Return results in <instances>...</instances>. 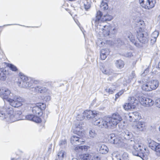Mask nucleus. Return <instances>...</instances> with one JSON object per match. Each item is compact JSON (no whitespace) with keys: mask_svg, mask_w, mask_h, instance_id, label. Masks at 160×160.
Masks as SVG:
<instances>
[{"mask_svg":"<svg viewBox=\"0 0 160 160\" xmlns=\"http://www.w3.org/2000/svg\"><path fill=\"white\" fill-rule=\"evenodd\" d=\"M122 120V118L119 114L118 112H115L112 114L111 117H107L104 119H101L96 120L94 124L98 125L100 128H105L113 129Z\"/></svg>","mask_w":160,"mask_h":160,"instance_id":"obj_1","label":"nucleus"},{"mask_svg":"<svg viewBox=\"0 0 160 160\" xmlns=\"http://www.w3.org/2000/svg\"><path fill=\"white\" fill-rule=\"evenodd\" d=\"M0 97L3 99H7L11 106L18 108L22 105L23 100L21 97L11 93L7 88H0Z\"/></svg>","mask_w":160,"mask_h":160,"instance_id":"obj_2","label":"nucleus"},{"mask_svg":"<svg viewBox=\"0 0 160 160\" xmlns=\"http://www.w3.org/2000/svg\"><path fill=\"white\" fill-rule=\"evenodd\" d=\"M10 105L5 106L3 108H0V118L1 120L6 119L10 122H13L16 121L17 115L19 116L22 114L20 111H18L13 115L14 111Z\"/></svg>","mask_w":160,"mask_h":160,"instance_id":"obj_3","label":"nucleus"},{"mask_svg":"<svg viewBox=\"0 0 160 160\" xmlns=\"http://www.w3.org/2000/svg\"><path fill=\"white\" fill-rule=\"evenodd\" d=\"M21 76L20 79L19 80V86L22 88H26L31 87L34 88L36 92L40 93H43L45 92L47 90L46 88L44 87L40 86H38L34 88L32 87V81L30 78L21 75V73H20Z\"/></svg>","mask_w":160,"mask_h":160,"instance_id":"obj_4","label":"nucleus"},{"mask_svg":"<svg viewBox=\"0 0 160 160\" xmlns=\"http://www.w3.org/2000/svg\"><path fill=\"white\" fill-rule=\"evenodd\" d=\"M144 21L141 20H140L136 24V27L139 29L137 31V38L139 42L142 43H145L148 41V33L146 32L142 31V29L144 27Z\"/></svg>","mask_w":160,"mask_h":160,"instance_id":"obj_5","label":"nucleus"},{"mask_svg":"<svg viewBox=\"0 0 160 160\" xmlns=\"http://www.w3.org/2000/svg\"><path fill=\"white\" fill-rule=\"evenodd\" d=\"M112 19V17L108 14H106L102 16V14L100 11L97 12L95 18L92 19V25L94 24L96 27L102 22L110 21Z\"/></svg>","mask_w":160,"mask_h":160,"instance_id":"obj_6","label":"nucleus"},{"mask_svg":"<svg viewBox=\"0 0 160 160\" xmlns=\"http://www.w3.org/2000/svg\"><path fill=\"white\" fill-rule=\"evenodd\" d=\"M131 144L128 143V146L130 148L132 149V153L134 156L140 157L143 160H147V157L142 152V148L141 146L138 144H136L134 141L130 140Z\"/></svg>","mask_w":160,"mask_h":160,"instance_id":"obj_7","label":"nucleus"},{"mask_svg":"<svg viewBox=\"0 0 160 160\" xmlns=\"http://www.w3.org/2000/svg\"><path fill=\"white\" fill-rule=\"evenodd\" d=\"M159 81L157 79H152L149 81L142 86V90L149 92L156 90L159 86Z\"/></svg>","mask_w":160,"mask_h":160,"instance_id":"obj_8","label":"nucleus"},{"mask_svg":"<svg viewBox=\"0 0 160 160\" xmlns=\"http://www.w3.org/2000/svg\"><path fill=\"white\" fill-rule=\"evenodd\" d=\"M46 108V105L44 103H38L35 106L32 108V110L33 113L35 115L40 116L43 114L42 110Z\"/></svg>","mask_w":160,"mask_h":160,"instance_id":"obj_9","label":"nucleus"},{"mask_svg":"<svg viewBox=\"0 0 160 160\" xmlns=\"http://www.w3.org/2000/svg\"><path fill=\"white\" fill-rule=\"evenodd\" d=\"M84 114L85 117V119L88 120L92 119L93 124L95 125H96L94 124L96 121L101 119L99 118L98 119H96V117L97 116V113L95 111H92L90 110H86L84 112Z\"/></svg>","mask_w":160,"mask_h":160,"instance_id":"obj_10","label":"nucleus"},{"mask_svg":"<svg viewBox=\"0 0 160 160\" xmlns=\"http://www.w3.org/2000/svg\"><path fill=\"white\" fill-rule=\"evenodd\" d=\"M121 138L122 140H128V143L131 144L130 140L134 141L132 133L128 130L122 132L121 134Z\"/></svg>","mask_w":160,"mask_h":160,"instance_id":"obj_11","label":"nucleus"},{"mask_svg":"<svg viewBox=\"0 0 160 160\" xmlns=\"http://www.w3.org/2000/svg\"><path fill=\"white\" fill-rule=\"evenodd\" d=\"M103 27L102 30L105 31L103 32L105 33L106 32V34L107 36L115 34L117 32V30L114 26L104 25Z\"/></svg>","mask_w":160,"mask_h":160,"instance_id":"obj_12","label":"nucleus"},{"mask_svg":"<svg viewBox=\"0 0 160 160\" xmlns=\"http://www.w3.org/2000/svg\"><path fill=\"white\" fill-rule=\"evenodd\" d=\"M82 122L79 121L75 122L74 123L75 129L73 131L74 133L78 136H84V132H82V131H78L77 129H80L82 128L83 126L82 124Z\"/></svg>","mask_w":160,"mask_h":160,"instance_id":"obj_13","label":"nucleus"},{"mask_svg":"<svg viewBox=\"0 0 160 160\" xmlns=\"http://www.w3.org/2000/svg\"><path fill=\"white\" fill-rule=\"evenodd\" d=\"M149 146L151 149L156 152L157 156H160V144L153 141L149 143Z\"/></svg>","mask_w":160,"mask_h":160,"instance_id":"obj_14","label":"nucleus"},{"mask_svg":"<svg viewBox=\"0 0 160 160\" xmlns=\"http://www.w3.org/2000/svg\"><path fill=\"white\" fill-rule=\"evenodd\" d=\"M145 123L143 122L136 121L133 125L134 129L137 132H142L145 129Z\"/></svg>","mask_w":160,"mask_h":160,"instance_id":"obj_15","label":"nucleus"},{"mask_svg":"<svg viewBox=\"0 0 160 160\" xmlns=\"http://www.w3.org/2000/svg\"><path fill=\"white\" fill-rule=\"evenodd\" d=\"M112 160H128V156L126 153L123 154L121 156L118 152H113L112 153Z\"/></svg>","mask_w":160,"mask_h":160,"instance_id":"obj_16","label":"nucleus"},{"mask_svg":"<svg viewBox=\"0 0 160 160\" xmlns=\"http://www.w3.org/2000/svg\"><path fill=\"white\" fill-rule=\"evenodd\" d=\"M140 100L141 104L145 107H151L154 103V101L150 98L143 97L141 98Z\"/></svg>","mask_w":160,"mask_h":160,"instance_id":"obj_17","label":"nucleus"},{"mask_svg":"<svg viewBox=\"0 0 160 160\" xmlns=\"http://www.w3.org/2000/svg\"><path fill=\"white\" fill-rule=\"evenodd\" d=\"M77 135L72 136L71 138V142L72 144L75 146L78 144H79L81 143V141L80 140L81 138L83 136H78Z\"/></svg>","mask_w":160,"mask_h":160,"instance_id":"obj_18","label":"nucleus"},{"mask_svg":"<svg viewBox=\"0 0 160 160\" xmlns=\"http://www.w3.org/2000/svg\"><path fill=\"white\" fill-rule=\"evenodd\" d=\"M98 147V149L100 153L105 154L108 152V149L106 145L104 144H100Z\"/></svg>","mask_w":160,"mask_h":160,"instance_id":"obj_19","label":"nucleus"},{"mask_svg":"<svg viewBox=\"0 0 160 160\" xmlns=\"http://www.w3.org/2000/svg\"><path fill=\"white\" fill-rule=\"evenodd\" d=\"M100 53L101 59L104 60L106 58L107 55L109 54V50L108 49H102L101 50Z\"/></svg>","mask_w":160,"mask_h":160,"instance_id":"obj_20","label":"nucleus"},{"mask_svg":"<svg viewBox=\"0 0 160 160\" xmlns=\"http://www.w3.org/2000/svg\"><path fill=\"white\" fill-rule=\"evenodd\" d=\"M8 71L3 68H0V80L4 81L6 79V75L8 74Z\"/></svg>","mask_w":160,"mask_h":160,"instance_id":"obj_21","label":"nucleus"},{"mask_svg":"<svg viewBox=\"0 0 160 160\" xmlns=\"http://www.w3.org/2000/svg\"><path fill=\"white\" fill-rule=\"evenodd\" d=\"M129 118H132L133 120H130V122H135L139 118V114L137 112H133L131 114L128 115Z\"/></svg>","mask_w":160,"mask_h":160,"instance_id":"obj_22","label":"nucleus"},{"mask_svg":"<svg viewBox=\"0 0 160 160\" xmlns=\"http://www.w3.org/2000/svg\"><path fill=\"white\" fill-rule=\"evenodd\" d=\"M127 37L131 42L133 43L136 46L138 47H141L140 45L138 43H137L136 41L135 38L131 33H129L127 35Z\"/></svg>","mask_w":160,"mask_h":160,"instance_id":"obj_23","label":"nucleus"},{"mask_svg":"<svg viewBox=\"0 0 160 160\" xmlns=\"http://www.w3.org/2000/svg\"><path fill=\"white\" fill-rule=\"evenodd\" d=\"M130 99V100L128 103L131 107L132 108L134 109L137 104L138 100L134 97H131Z\"/></svg>","mask_w":160,"mask_h":160,"instance_id":"obj_24","label":"nucleus"},{"mask_svg":"<svg viewBox=\"0 0 160 160\" xmlns=\"http://www.w3.org/2000/svg\"><path fill=\"white\" fill-rule=\"evenodd\" d=\"M84 8L86 11H88L91 7V2L90 0H84L83 2Z\"/></svg>","mask_w":160,"mask_h":160,"instance_id":"obj_25","label":"nucleus"},{"mask_svg":"<svg viewBox=\"0 0 160 160\" xmlns=\"http://www.w3.org/2000/svg\"><path fill=\"white\" fill-rule=\"evenodd\" d=\"M115 64L117 68L119 69H121L124 67V63L123 61L121 60H116L115 62Z\"/></svg>","mask_w":160,"mask_h":160,"instance_id":"obj_26","label":"nucleus"},{"mask_svg":"<svg viewBox=\"0 0 160 160\" xmlns=\"http://www.w3.org/2000/svg\"><path fill=\"white\" fill-rule=\"evenodd\" d=\"M148 4V9L153 8L156 3L155 0H147Z\"/></svg>","mask_w":160,"mask_h":160,"instance_id":"obj_27","label":"nucleus"},{"mask_svg":"<svg viewBox=\"0 0 160 160\" xmlns=\"http://www.w3.org/2000/svg\"><path fill=\"white\" fill-rule=\"evenodd\" d=\"M141 6L142 7L148 9V4L147 0H139Z\"/></svg>","mask_w":160,"mask_h":160,"instance_id":"obj_28","label":"nucleus"},{"mask_svg":"<svg viewBox=\"0 0 160 160\" xmlns=\"http://www.w3.org/2000/svg\"><path fill=\"white\" fill-rule=\"evenodd\" d=\"M102 72H103V73L108 75H112V74H113V76H116L118 75V73H112V70L111 69H108V70H106V69H104L103 70H102Z\"/></svg>","mask_w":160,"mask_h":160,"instance_id":"obj_29","label":"nucleus"},{"mask_svg":"<svg viewBox=\"0 0 160 160\" xmlns=\"http://www.w3.org/2000/svg\"><path fill=\"white\" fill-rule=\"evenodd\" d=\"M112 143L117 144L118 145V146H120L122 145V142L120 139V137L118 138L116 136V138L114 140Z\"/></svg>","mask_w":160,"mask_h":160,"instance_id":"obj_30","label":"nucleus"},{"mask_svg":"<svg viewBox=\"0 0 160 160\" xmlns=\"http://www.w3.org/2000/svg\"><path fill=\"white\" fill-rule=\"evenodd\" d=\"M116 138V136L115 134L114 133H112L110 134L108 137V139L109 142L112 143L113 142L114 140Z\"/></svg>","mask_w":160,"mask_h":160,"instance_id":"obj_31","label":"nucleus"},{"mask_svg":"<svg viewBox=\"0 0 160 160\" xmlns=\"http://www.w3.org/2000/svg\"><path fill=\"white\" fill-rule=\"evenodd\" d=\"M64 152L63 151H61L58 152V158L60 160H62L64 157Z\"/></svg>","mask_w":160,"mask_h":160,"instance_id":"obj_32","label":"nucleus"},{"mask_svg":"<svg viewBox=\"0 0 160 160\" xmlns=\"http://www.w3.org/2000/svg\"><path fill=\"white\" fill-rule=\"evenodd\" d=\"M76 120L78 121H81L82 120L84 119H85V117L84 116V112L82 114L80 115H78L76 117Z\"/></svg>","mask_w":160,"mask_h":160,"instance_id":"obj_33","label":"nucleus"},{"mask_svg":"<svg viewBox=\"0 0 160 160\" xmlns=\"http://www.w3.org/2000/svg\"><path fill=\"white\" fill-rule=\"evenodd\" d=\"M96 135L95 131L93 130H90L89 132L88 135L90 138H95Z\"/></svg>","mask_w":160,"mask_h":160,"instance_id":"obj_34","label":"nucleus"},{"mask_svg":"<svg viewBox=\"0 0 160 160\" xmlns=\"http://www.w3.org/2000/svg\"><path fill=\"white\" fill-rule=\"evenodd\" d=\"M67 144L66 140L65 139L63 140L62 139L60 140L59 142V145L62 148L64 147Z\"/></svg>","mask_w":160,"mask_h":160,"instance_id":"obj_35","label":"nucleus"},{"mask_svg":"<svg viewBox=\"0 0 160 160\" xmlns=\"http://www.w3.org/2000/svg\"><path fill=\"white\" fill-rule=\"evenodd\" d=\"M32 121L36 123H40L41 122V118L38 116L34 115Z\"/></svg>","mask_w":160,"mask_h":160,"instance_id":"obj_36","label":"nucleus"},{"mask_svg":"<svg viewBox=\"0 0 160 160\" xmlns=\"http://www.w3.org/2000/svg\"><path fill=\"white\" fill-rule=\"evenodd\" d=\"M81 160H90V156L88 154H83L81 156Z\"/></svg>","mask_w":160,"mask_h":160,"instance_id":"obj_37","label":"nucleus"},{"mask_svg":"<svg viewBox=\"0 0 160 160\" xmlns=\"http://www.w3.org/2000/svg\"><path fill=\"white\" fill-rule=\"evenodd\" d=\"M8 67L11 70L13 71H16L18 70L17 67L13 65L10 64L9 65Z\"/></svg>","mask_w":160,"mask_h":160,"instance_id":"obj_38","label":"nucleus"},{"mask_svg":"<svg viewBox=\"0 0 160 160\" xmlns=\"http://www.w3.org/2000/svg\"><path fill=\"white\" fill-rule=\"evenodd\" d=\"M84 146H77L75 148V150L77 152H80L81 151L83 150L84 148Z\"/></svg>","mask_w":160,"mask_h":160,"instance_id":"obj_39","label":"nucleus"},{"mask_svg":"<svg viewBox=\"0 0 160 160\" xmlns=\"http://www.w3.org/2000/svg\"><path fill=\"white\" fill-rule=\"evenodd\" d=\"M123 108L126 110H128V109H132L131 107L129 105L128 103H126L123 106Z\"/></svg>","mask_w":160,"mask_h":160,"instance_id":"obj_40","label":"nucleus"},{"mask_svg":"<svg viewBox=\"0 0 160 160\" xmlns=\"http://www.w3.org/2000/svg\"><path fill=\"white\" fill-rule=\"evenodd\" d=\"M159 35V32L158 31H155L153 32L152 34V37L154 38L156 41V38L158 37Z\"/></svg>","mask_w":160,"mask_h":160,"instance_id":"obj_41","label":"nucleus"},{"mask_svg":"<svg viewBox=\"0 0 160 160\" xmlns=\"http://www.w3.org/2000/svg\"><path fill=\"white\" fill-rule=\"evenodd\" d=\"M124 92V91L123 90L121 91H120L118 93H117L115 95V100L116 101V99H117L121 95H122L123 93Z\"/></svg>","mask_w":160,"mask_h":160,"instance_id":"obj_42","label":"nucleus"},{"mask_svg":"<svg viewBox=\"0 0 160 160\" xmlns=\"http://www.w3.org/2000/svg\"><path fill=\"white\" fill-rule=\"evenodd\" d=\"M34 115L32 114H29L26 116V118L27 120L32 121Z\"/></svg>","mask_w":160,"mask_h":160,"instance_id":"obj_43","label":"nucleus"},{"mask_svg":"<svg viewBox=\"0 0 160 160\" xmlns=\"http://www.w3.org/2000/svg\"><path fill=\"white\" fill-rule=\"evenodd\" d=\"M124 55L126 57H131L132 56V53L131 52H127L124 53Z\"/></svg>","mask_w":160,"mask_h":160,"instance_id":"obj_44","label":"nucleus"},{"mask_svg":"<svg viewBox=\"0 0 160 160\" xmlns=\"http://www.w3.org/2000/svg\"><path fill=\"white\" fill-rule=\"evenodd\" d=\"M155 105L157 107L160 108V98L156 100Z\"/></svg>","mask_w":160,"mask_h":160,"instance_id":"obj_45","label":"nucleus"},{"mask_svg":"<svg viewBox=\"0 0 160 160\" xmlns=\"http://www.w3.org/2000/svg\"><path fill=\"white\" fill-rule=\"evenodd\" d=\"M105 91L108 92L109 94H112L113 92V91L114 90V89L112 90V89H111L110 88H107L105 89Z\"/></svg>","mask_w":160,"mask_h":160,"instance_id":"obj_46","label":"nucleus"},{"mask_svg":"<svg viewBox=\"0 0 160 160\" xmlns=\"http://www.w3.org/2000/svg\"><path fill=\"white\" fill-rule=\"evenodd\" d=\"M135 77L136 76L135 72L134 71H132L130 76L129 78L132 79Z\"/></svg>","mask_w":160,"mask_h":160,"instance_id":"obj_47","label":"nucleus"},{"mask_svg":"<svg viewBox=\"0 0 160 160\" xmlns=\"http://www.w3.org/2000/svg\"><path fill=\"white\" fill-rule=\"evenodd\" d=\"M91 160H100V158L97 155H95L92 158Z\"/></svg>","mask_w":160,"mask_h":160,"instance_id":"obj_48","label":"nucleus"},{"mask_svg":"<svg viewBox=\"0 0 160 160\" xmlns=\"http://www.w3.org/2000/svg\"><path fill=\"white\" fill-rule=\"evenodd\" d=\"M149 70L147 68L146 70H145L143 73L142 74V76H144L147 74Z\"/></svg>","mask_w":160,"mask_h":160,"instance_id":"obj_49","label":"nucleus"},{"mask_svg":"<svg viewBox=\"0 0 160 160\" xmlns=\"http://www.w3.org/2000/svg\"><path fill=\"white\" fill-rule=\"evenodd\" d=\"M44 99L46 101H50L51 99V97L50 96H47Z\"/></svg>","mask_w":160,"mask_h":160,"instance_id":"obj_50","label":"nucleus"},{"mask_svg":"<svg viewBox=\"0 0 160 160\" xmlns=\"http://www.w3.org/2000/svg\"><path fill=\"white\" fill-rule=\"evenodd\" d=\"M31 81H32V83H35L36 84H37L39 82V81L38 80H32L31 79Z\"/></svg>","mask_w":160,"mask_h":160,"instance_id":"obj_51","label":"nucleus"},{"mask_svg":"<svg viewBox=\"0 0 160 160\" xmlns=\"http://www.w3.org/2000/svg\"><path fill=\"white\" fill-rule=\"evenodd\" d=\"M77 130L78 131H79V132L82 131V132H83V131L82 130V128L81 129H77Z\"/></svg>","mask_w":160,"mask_h":160,"instance_id":"obj_52","label":"nucleus"},{"mask_svg":"<svg viewBox=\"0 0 160 160\" xmlns=\"http://www.w3.org/2000/svg\"><path fill=\"white\" fill-rule=\"evenodd\" d=\"M158 68L160 69V61L159 62L158 64Z\"/></svg>","mask_w":160,"mask_h":160,"instance_id":"obj_53","label":"nucleus"},{"mask_svg":"<svg viewBox=\"0 0 160 160\" xmlns=\"http://www.w3.org/2000/svg\"><path fill=\"white\" fill-rule=\"evenodd\" d=\"M16 25L15 24H7L6 25H5L4 26H9V25Z\"/></svg>","mask_w":160,"mask_h":160,"instance_id":"obj_54","label":"nucleus"},{"mask_svg":"<svg viewBox=\"0 0 160 160\" xmlns=\"http://www.w3.org/2000/svg\"><path fill=\"white\" fill-rule=\"evenodd\" d=\"M72 160H78L77 158H73L72 159Z\"/></svg>","mask_w":160,"mask_h":160,"instance_id":"obj_55","label":"nucleus"},{"mask_svg":"<svg viewBox=\"0 0 160 160\" xmlns=\"http://www.w3.org/2000/svg\"><path fill=\"white\" fill-rule=\"evenodd\" d=\"M117 41L119 42H121V40L120 39H118Z\"/></svg>","mask_w":160,"mask_h":160,"instance_id":"obj_56","label":"nucleus"},{"mask_svg":"<svg viewBox=\"0 0 160 160\" xmlns=\"http://www.w3.org/2000/svg\"><path fill=\"white\" fill-rule=\"evenodd\" d=\"M129 121H130V120H131L132 119L133 120V118H129Z\"/></svg>","mask_w":160,"mask_h":160,"instance_id":"obj_57","label":"nucleus"},{"mask_svg":"<svg viewBox=\"0 0 160 160\" xmlns=\"http://www.w3.org/2000/svg\"><path fill=\"white\" fill-rule=\"evenodd\" d=\"M14 159H15V158H12V159H11V160H14Z\"/></svg>","mask_w":160,"mask_h":160,"instance_id":"obj_58","label":"nucleus"},{"mask_svg":"<svg viewBox=\"0 0 160 160\" xmlns=\"http://www.w3.org/2000/svg\"><path fill=\"white\" fill-rule=\"evenodd\" d=\"M159 131H160V128H159Z\"/></svg>","mask_w":160,"mask_h":160,"instance_id":"obj_59","label":"nucleus"},{"mask_svg":"<svg viewBox=\"0 0 160 160\" xmlns=\"http://www.w3.org/2000/svg\"><path fill=\"white\" fill-rule=\"evenodd\" d=\"M55 160H58V159H56Z\"/></svg>","mask_w":160,"mask_h":160,"instance_id":"obj_60","label":"nucleus"},{"mask_svg":"<svg viewBox=\"0 0 160 160\" xmlns=\"http://www.w3.org/2000/svg\"><path fill=\"white\" fill-rule=\"evenodd\" d=\"M159 88H160V86H159Z\"/></svg>","mask_w":160,"mask_h":160,"instance_id":"obj_61","label":"nucleus"}]
</instances>
